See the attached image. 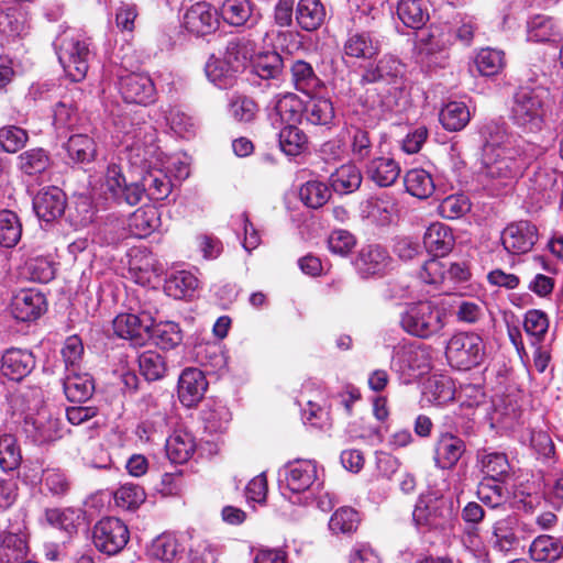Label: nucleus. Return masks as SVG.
I'll use <instances>...</instances> for the list:
<instances>
[{"label": "nucleus", "mask_w": 563, "mask_h": 563, "mask_svg": "<svg viewBox=\"0 0 563 563\" xmlns=\"http://www.w3.org/2000/svg\"><path fill=\"white\" fill-rule=\"evenodd\" d=\"M482 472L495 482L501 481L509 471V463L504 453H486L481 460Z\"/></svg>", "instance_id": "774afa93"}, {"label": "nucleus", "mask_w": 563, "mask_h": 563, "mask_svg": "<svg viewBox=\"0 0 563 563\" xmlns=\"http://www.w3.org/2000/svg\"><path fill=\"white\" fill-rule=\"evenodd\" d=\"M289 73L291 85L303 95H314L324 87V82L317 75L313 66L303 59H291Z\"/></svg>", "instance_id": "b1692460"}, {"label": "nucleus", "mask_w": 563, "mask_h": 563, "mask_svg": "<svg viewBox=\"0 0 563 563\" xmlns=\"http://www.w3.org/2000/svg\"><path fill=\"white\" fill-rule=\"evenodd\" d=\"M223 20L233 26H254L261 14L250 0H224L220 8Z\"/></svg>", "instance_id": "a878e982"}, {"label": "nucleus", "mask_w": 563, "mask_h": 563, "mask_svg": "<svg viewBox=\"0 0 563 563\" xmlns=\"http://www.w3.org/2000/svg\"><path fill=\"white\" fill-rule=\"evenodd\" d=\"M305 102L294 92L277 96L269 118L273 125L298 124L303 120Z\"/></svg>", "instance_id": "6ab92c4d"}, {"label": "nucleus", "mask_w": 563, "mask_h": 563, "mask_svg": "<svg viewBox=\"0 0 563 563\" xmlns=\"http://www.w3.org/2000/svg\"><path fill=\"white\" fill-rule=\"evenodd\" d=\"M365 175L377 186L388 187L398 179L400 166L391 157H375L366 164Z\"/></svg>", "instance_id": "2f4dec72"}, {"label": "nucleus", "mask_w": 563, "mask_h": 563, "mask_svg": "<svg viewBox=\"0 0 563 563\" xmlns=\"http://www.w3.org/2000/svg\"><path fill=\"white\" fill-rule=\"evenodd\" d=\"M184 551L178 538L172 533H163L155 538L151 545V554L163 563H175Z\"/></svg>", "instance_id": "37998d69"}, {"label": "nucleus", "mask_w": 563, "mask_h": 563, "mask_svg": "<svg viewBox=\"0 0 563 563\" xmlns=\"http://www.w3.org/2000/svg\"><path fill=\"white\" fill-rule=\"evenodd\" d=\"M398 18L411 29L422 27L429 19L423 0H401L397 7Z\"/></svg>", "instance_id": "3c124183"}, {"label": "nucleus", "mask_w": 563, "mask_h": 563, "mask_svg": "<svg viewBox=\"0 0 563 563\" xmlns=\"http://www.w3.org/2000/svg\"><path fill=\"white\" fill-rule=\"evenodd\" d=\"M453 518V501L442 495L430 492L421 495L412 511L418 527L444 529Z\"/></svg>", "instance_id": "0eeeda50"}, {"label": "nucleus", "mask_w": 563, "mask_h": 563, "mask_svg": "<svg viewBox=\"0 0 563 563\" xmlns=\"http://www.w3.org/2000/svg\"><path fill=\"white\" fill-rule=\"evenodd\" d=\"M229 113L238 122L250 123L255 120L258 106L245 95L234 93L229 100Z\"/></svg>", "instance_id": "052dcab7"}, {"label": "nucleus", "mask_w": 563, "mask_h": 563, "mask_svg": "<svg viewBox=\"0 0 563 563\" xmlns=\"http://www.w3.org/2000/svg\"><path fill=\"white\" fill-rule=\"evenodd\" d=\"M448 313L439 303L424 300L410 303L401 317V325L408 333L428 339L439 334L446 325Z\"/></svg>", "instance_id": "20e7f679"}, {"label": "nucleus", "mask_w": 563, "mask_h": 563, "mask_svg": "<svg viewBox=\"0 0 563 563\" xmlns=\"http://www.w3.org/2000/svg\"><path fill=\"white\" fill-rule=\"evenodd\" d=\"M252 71L261 79L279 81L284 71L283 57L277 52H266L253 62Z\"/></svg>", "instance_id": "ea45409f"}, {"label": "nucleus", "mask_w": 563, "mask_h": 563, "mask_svg": "<svg viewBox=\"0 0 563 563\" xmlns=\"http://www.w3.org/2000/svg\"><path fill=\"white\" fill-rule=\"evenodd\" d=\"M22 235V224L19 217L11 210H0V245L15 246Z\"/></svg>", "instance_id": "6e6d98bb"}, {"label": "nucleus", "mask_w": 563, "mask_h": 563, "mask_svg": "<svg viewBox=\"0 0 563 563\" xmlns=\"http://www.w3.org/2000/svg\"><path fill=\"white\" fill-rule=\"evenodd\" d=\"M22 462L18 440L10 433L0 434V468L8 473L18 470Z\"/></svg>", "instance_id": "864d4df0"}, {"label": "nucleus", "mask_w": 563, "mask_h": 563, "mask_svg": "<svg viewBox=\"0 0 563 563\" xmlns=\"http://www.w3.org/2000/svg\"><path fill=\"white\" fill-rule=\"evenodd\" d=\"M217 11L207 2H197L190 5L183 18L186 30L195 35L203 36L218 27Z\"/></svg>", "instance_id": "a211bd4d"}, {"label": "nucleus", "mask_w": 563, "mask_h": 563, "mask_svg": "<svg viewBox=\"0 0 563 563\" xmlns=\"http://www.w3.org/2000/svg\"><path fill=\"white\" fill-rule=\"evenodd\" d=\"M562 542L551 536H540L530 545L531 559L537 562H554L562 556Z\"/></svg>", "instance_id": "49530a36"}, {"label": "nucleus", "mask_w": 563, "mask_h": 563, "mask_svg": "<svg viewBox=\"0 0 563 563\" xmlns=\"http://www.w3.org/2000/svg\"><path fill=\"white\" fill-rule=\"evenodd\" d=\"M139 368L150 382L162 379L167 372L165 357L154 350L144 351L139 355Z\"/></svg>", "instance_id": "603ef678"}, {"label": "nucleus", "mask_w": 563, "mask_h": 563, "mask_svg": "<svg viewBox=\"0 0 563 563\" xmlns=\"http://www.w3.org/2000/svg\"><path fill=\"white\" fill-rule=\"evenodd\" d=\"M286 487L295 494L313 489L318 479V470L313 461L298 460L289 462L284 468Z\"/></svg>", "instance_id": "dca6fc26"}, {"label": "nucleus", "mask_w": 563, "mask_h": 563, "mask_svg": "<svg viewBox=\"0 0 563 563\" xmlns=\"http://www.w3.org/2000/svg\"><path fill=\"white\" fill-rule=\"evenodd\" d=\"M527 158L515 146L483 153V174L500 186H507L521 176Z\"/></svg>", "instance_id": "39448f33"}, {"label": "nucleus", "mask_w": 563, "mask_h": 563, "mask_svg": "<svg viewBox=\"0 0 563 563\" xmlns=\"http://www.w3.org/2000/svg\"><path fill=\"white\" fill-rule=\"evenodd\" d=\"M101 187L107 199L129 206L137 205L145 194L151 200L159 201L172 192L170 179L163 170H148L141 181L128 184L121 167L115 164L107 167Z\"/></svg>", "instance_id": "f257e3e1"}, {"label": "nucleus", "mask_w": 563, "mask_h": 563, "mask_svg": "<svg viewBox=\"0 0 563 563\" xmlns=\"http://www.w3.org/2000/svg\"><path fill=\"white\" fill-rule=\"evenodd\" d=\"M353 264L362 278H382L393 268V258L386 247L368 244L358 251Z\"/></svg>", "instance_id": "9d476101"}, {"label": "nucleus", "mask_w": 563, "mask_h": 563, "mask_svg": "<svg viewBox=\"0 0 563 563\" xmlns=\"http://www.w3.org/2000/svg\"><path fill=\"white\" fill-rule=\"evenodd\" d=\"M255 51V41L247 36H238L228 42L223 58L233 71L240 73L251 60Z\"/></svg>", "instance_id": "7c9ffc66"}, {"label": "nucleus", "mask_w": 563, "mask_h": 563, "mask_svg": "<svg viewBox=\"0 0 563 563\" xmlns=\"http://www.w3.org/2000/svg\"><path fill=\"white\" fill-rule=\"evenodd\" d=\"M482 135L485 140L483 153L487 151H496V148H505L512 146L509 142L507 125L501 121H490L482 129Z\"/></svg>", "instance_id": "4d7b16f0"}, {"label": "nucleus", "mask_w": 563, "mask_h": 563, "mask_svg": "<svg viewBox=\"0 0 563 563\" xmlns=\"http://www.w3.org/2000/svg\"><path fill=\"white\" fill-rule=\"evenodd\" d=\"M45 519L52 527L73 534L82 519V512L75 508H51L46 509Z\"/></svg>", "instance_id": "a18cd8bd"}, {"label": "nucleus", "mask_w": 563, "mask_h": 563, "mask_svg": "<svg viewBox=\"0 0 563 563\" xmlns=\"http://www.w3.org/2000/svg\"><path fill=\"white\" fill-rule=\"evenodd\" d=\"M464 452L465 443L462 439L452 433H444L435 444V465L442 470H450L456 465Z\"/></svg>", "instance_id": "bb28decb"}, {"label": "nucleus", "mask_w": 563, "mask_h": 563, "mask_svg": "<svg viewBox=\"0 0 563 563\" xmlns=\"http://www.w3.org/2000/svg\"><path fill=\"white\" fill-rule=\"evenodd\" d=\"M46 308L45 296L34 288L20 290L11 301L12 316L22 322L38 319L46 311Z\"/></svg>", "instance_id": "2eb2a0df"}, {"label": "nucleus", "mask_w": 563, "mask_h": 563, "mask_svg": "<svg viewBox=\"0 0 563 563\" xmlns=\"http://www.w3.org/2000/svg\"><path fill=\"white\" fill-rule=\"evenodd\" d=\"M207 387L208 382L200 369L185 368L178 379V398L184 406L194 407L202 399Z\"/></svg>", "instance_id": "412c9836"}, {"label": "nucleus", "mask_w": 563, "mask_h": 563, "mask_svg": "<svg viewBox=\"0 0 563 563\" xmlns=\"http://www.w3.org/2000/svg\"><path fill=\"white\" fill-rule=\"evenodd\" d=\"M544 92L539 88L520 87L512 96L509 119L523 133H538L544 125Z\"/></svg>", "instance_id": "7ed1b4c3"}, {"label": "nucleus", "mask_w": 563, "mask_h": 563, "mask_svg": "<svg viewBox=\"0 0 563 563\" xmlns=\"http://www.w3.org/2000/svg\"><path fill=\"white\" fill-rule=\"evenodd\" d=\"M115 131L122 134L124 142H130L129 146L140 150L142 137L145 136L151 126L141 120V117L129 112H122L113 115L112 119Z\"/></svg>", "instance_id": "cd10ccee"}, {"label": "nucleus", "mask_w": 563, "mask_h": 563, "mask_svg": "<svg viewBox=\"0 0 563 563\" xmlns=\"http://www.w3.org/2000/svg\"><path fill=\"white\" fill-rule=\"evenodd\" d=\"M68 156L76 163H90L97 154V145L93 139L86 134L71 135L66 144Z\"/></svg>", "instance_id": "09e8293b"}, {"label": "nucleus", "mask_w": 563, "mask_h": 563, "mask_svg": "<svg viewBox=\"0 0 563 563\" xmlns=\"http://www.w3.org/2000/svg\"><path fill=\"white\" fill-rule=\"evenodd\" d=\"M27 544L23 536L7 532L0 543V561L2 563H21L27 555Z\"/></svg>", "instance_id": "c03bdc74"}, {"label": "nucleus", "mask_w": 563, "mask_h": 563, "mask_svg": "<svg viewBox=\"0 0 563 563\" xmlns=\"http://www.w3.org/2000/svg\"><path fill=\"white\" fill-rule=\"evenodd\" d=\"M346 131L353 159L356 162H363L364 159L369 158L374 148L371 132L356 123H350L346 126Z\"/></svg>", "instance_id": "58836bf2"}, {"label": "nucleus", "mask_w": 563, "mask_h": 563, "mask_svg": "<svg viewBox=\"0 0 563 563\" xmlns=\"http://www.w3.org/2000/svg\"><path fill=\"white\" fill-rule=\"evenodd\" d=\"M35 356L29 350L11 347L5 350L1 358L3 376L20 382L35 368Z\"/></svg>", "instance_id": "aec40b11"}, {"label": "nucleus", "mask_w": 563, "mask_h": 563, "mask_svg": "<svg viewBox=\"0 0 563 563\" xmlns=\"http://www.w3.org/2000/svg\"><path fill=\"white\" fill-rule=\"evenodd\" d=\"M150 338H153L156 345L163 350H172L183 341L181 330L173 321L153 323Z\"/></svg>", "instance_id": "5fc2aeb1"}, {"label": "nucleus", "mask_w": 563, "mask_h": 563, "mask_svg": "<svg viewBox=\"0 0 563 563\" xmlns=\"http://www.w3.org/2000/svg\"><path fill=\"white\" fill-rule=\"evenodd\" d=\"M65 207V194L57 187L43 189L33 199V209L36 216L45 222H51L60 217Z\"/></svg>", "instance_id": "5701e85b"}, {"label": "nucleus", "mask_w": 563, "mask_h": 563, "mask_svg": "<svg viewBox=\"0 0 563 563\" xmlns=\"http://www.w3.org/2000/svg\"><path fill=\"white\" fill-rule=\"evenodd\" d=\"M404 183L407 192L419 199L429 198L435 189L431 174L422 168L408 170L405 175Z\"/></svg>", "instance_id": "79ce46f5"}, {"label": "nucleus", "mask_w": 563, "mask_h": 563, "mask_svg": "<svg viewBox=\"0 0 563 563\" xmlns=\"http://www.w3.org/2000/svg\"><path fill=\"white\" fill-rule=\"evenodd\" d=\"M25 431L35 442L46 443L62 437V422L46 411H41L36 417L25 418Z\"/></svg>", "instance_id": "393cba45"}, {"label": "nucleus", "mask_w": 563, "mask_h": 563, "mask_svg": "<svg viewBox=\"0 0 563 563\" xmlns=\"http://www.w3.org/2000/svg\"><path fill=\"white\" fill-rule=\"evenodd\" d=\"M146 495L144 489L132 483H126L117 489L114 500L118 507L126 510H133L145 501Z\"/></svg>", "instance_id": "0e129e2a"}, {"label": "nucleus", "mask_w": 563, "mask_h": 563, "mask_svg": "<svg viewBox=\"0 0 563 563\" xmlns=\"http://www.w3.org/2000/svg\"><path fill=\"white\" fill-rule=\"evenodd\" d=\"M303 120L308 124L332 130L336 125V115L331 99L322 96H309L305 102Z\"/></svg>", "instance_id": "4be33fe9"}, {"label": "nucleus", "mask_w": 563, "mask_h": 563, "mask_svg": "<svg viewBox=\"0 0 563 563\" xmlns=\"http://www.w3.org/2000/svg\"><path fill=\"white\" fill-rule=\"evenodd\" d=\"M18 166L26 175H37L49 166V156L41 147L31 148L18 156Z\"/></svg>", "instance_id": "13d9d810"}, {"label": "nucleus", "mask_w": 563, "mask_h": 563, "mask_svg": "<svg viewBox=\"0 0 563 563\" xmlns=\"http://www.w3.org/2000/svg\"><path fill=\"white\" fill-rule=\"evenodd\" d=\"M362 179L360 168L353 163L341 165L330 175L331 187L340 195H346L357 190L362 184Z\"/></svg>", "instance_id": "c9c22d12"}, {"label": "nucleus", "mask_w": 563, "mask_h": 563, "mask_svg": "<svg viewBox=\"0 0 563 563\" xmlns=\"http://www.w3.org/2000/svg\"><path fill=\"white\" fill-rule=\"evenodd\" d=\"M119 90L128 103L147 106L156 98V89L150 76L130 73L119 78Z\"/></svg>", "instance_id": "9b49d317"}, {"label": "nucleus", "mask_w": 563, "mask_h": 563, "mask_svg": "<svg viewBox=\"0 0 563 563\" xmlns=\"http://www.w3.org/2000/svg\"><path fill=\"white\" fill-rule=\"evenodd\" d=\"M402 368H408L415 375L424 373L429 368V355L427 351L420 346H404L397 353Z\"/></svg>", "instance_id": "680f3d73"}, {"label": "nucleus", "mask_w": 563, "mask_h": 563, "mask_svg": "<svg viewBox=\"0 0 563 563\" xmlns=\"http://www.w3.org/2000/svg\"><path fill=\"white\" fill-rule=\"evenodd\" d=\"M379 42L368 32H356L349 35L344 43V54L353 58L371 59L379 52Z\"/></svg>", "instance_id": "f704fd0d"}, {"label": "nucleus", "mask_w": 563, "mask_h": 563, "mask_svg": "<svg viewBox=\"0 0 563 563\" xmlns=\"http://www.w3.org/2000/svg\"><path fill=\"white\" fill-rule=\"evenodd\" d=\"M454 242L452 230L441 222L431 223L423 235L426 250L437 257L449 254L454 246Z\"/></svg>", "instance_id": "c756f323"}, {"label": "nucleus", "mask_w": 563, "mask_h": 563, "mask_svg": "<svg viewBox=\"0 0 563 563\" xmlns=\"http://www.w3.org/2000/svg\"><path fill=\"white\" fill-rule=\"evenodd\" d=\"M236 73L227 65L224 58H210L206 65L207 77L219 88L232 86Z\"/></svg>", "instance_id": "69168bd1"}, {"label": "nucleus", "mask_w": 563, "mask_h": 563, "mask_svg": "<svg viewBox=\"0 0 563 563\" xmlns=\"http://www.w3.org/2000/svg\"><path fill=\"white\" fill-rule=\"evenodd\" d=\"M406 64L393 54H385L375 62L366 64L362 68L361 85L385 84L398 85L405 78Z\"/></svg>", "instance_id": "1a4fd4ad"}, {"label": "nucleus", "mask_w": 563, "mask_h": 563, "mask_svg": "<svg viewBox=\"0 0 563 563\" xmlns=\"http://www.w3.org/2000/svg\"><path fill=\"white\" fill-rule=\"evenodd\" d=\"M527 37L536 43H558L563 33L553 18L538 14L527 22Z\"/></svg>", "instance_id": "c85d7f7f"}, {"label": "nucleus", "mask_w": 563, "mask_h": 563, "mask_svg": "<svg viewBox=\"0 0 563 563\" xmlns=\"http://www.w3.org/2000/svg\"><path fill=\"white\" fill-rule=\"evenodd\" d=\"M474 65L481 76H496L506 66L505 53L501 49L492 47L482 48L475 56Z\"/></svg>", "instance_id": "a19ab883"}, {"label": "nucleus", "mask_w": 563, "mask_h": 563, "mask_svg": "<svg viewBox=\"0 0 563 563\" xmlns=\"http://www.w3.org/2000/svg\"><path fill=\"white\" fill-rule=\"evenodd\" d=\"M331 197V190L327 184L319 180H309L299 189V198L305 206L318 209L325 205Z\"/></svg>", "instance_id": "bf43d9fd"}, {"label": "nucleus", "mask_w": 563, "mask_h": 563, "mask_svg": "<svg viewBox=\"0 0 563 563\" xmlns=\"http://www.w3.org/2000/svg\"><path fill=\"white\" fill-rule=\"evenodd\" d=\"M325 19V9L320 0H299L296 8V20L305 31L319 29Z\"/></svg>", "instance_id": "e433bc0d"}, {"label": "nucleus", "mask_w": 563, "mask_h": 563, "mask_svg": "<svg viewBox=\"0 0 563 563\" xmlns=\"http://www.w3.org/2000/svg\"><path fill=\"white\" fill-rule=\"evenodd\" d=\"M195 448L192 435L186 431H175L166 440V454L173 463L187 462L195 452Z\"/></svg>", "instance_id": "4c0bfd02"}, {"label": "nucleus", "mask_w": 563, "mask_h": 563, "mask_svg": "<svg viewBox=\"0 0 563 563\" xmlns=\"http://www.w3.org/2000/svg\"><path fill=\"white\" fill-rule=\"evenodd\" d=\"M153 320L147 314L120 313L112 321L117 336L131 341L134 345H143L150 338Z\"/></svg>", "instance_id": "ddd939ff"}, {"label": "nucleus", "mask_w": 563, "mask_h": 563, "mask_svg": "<svg viewBox=\"0 0 563 563\" xmlns=\"http://www.w3.org/2000/svg\"><path fill=\"white\" fill-rule=\"evenodd\" d=\"M538 241V230L529 221H517L508 224L501 232L504 249L510 254H526Z\"/></svg>", "instance_id": "f8f14e48"}, {"label": "nucleus", "mask_w": 563, "mask_h": 563, "mask_svg": "<svg viewBox=\"0 0 563 563\" xmlns=\"http://www.w3.org/2000/svg\"><path fill=\"white\" fill-rule=\"evenodd\" d=\"M439 118L445 130L456 132L466 126L470 122L471 113L465 103L452 101L442 108Z\"/></svg>", "instance_id": "de8ad7c7"}, {"label": "nucleus", "mask_w": 563, "mask_h": 563, "mask_svg": "<svg viewBox=\"0 0 563 563\" xmlns=\"http://www.w3.org/2000/svg\"><path fill=\"white\" fill-rule=\"evenodd\" d=\"M63 385L67 399L73 402L88 400L95 390L91 376L87 373H78L77 369L68 372Z\"/></svg>", "instance_id": "72a5a7b5"}, {"label": "nucleus", "mask_w": 563, "mask_h": 563, "mask_svg": "<svg viewBox=\"0 0 563 563\" xmlns=\"http://www.w3.org/2000/svg\"><path fill=\"white\" fill-rule=\"evenodd\" d=\"M522 525L516 516H507L493 525L489 543L496 551L510 552L516 550L521 540Z\"/></svg>", "instance_id": "f3484780"}, {"label": "nucleus", "mask_w": 563, "mask_h": 563, "mask_svg": "<svg viewBox=\"0 0 563 563\" xmlns=\"http://www.w3.org/2000/svg\"><path fill=\"white\" fill-rule=\"evenodd\" d=\"M24 274L29 282H52L56 278L55 263L45 257L31 258L25 263Z\"/></svg>", "instance_id": "e2e57ef3"}, {"label": "nucleus", "mask_w": 563, "mask_h": 563, "mask_svg": "<svg viewBox=\"0 0 563 563\" xmlns=\"http://www.w3.org/2000/svg\"><path fill=\"white\" fill-rule=\"evenodd\" d=\"M445 356L450 365L460 371L478 366L485 358L483 339L473 332H459L449 340Z\"/></svg>", "instance_id": "423d86ee"}, {"label": "nucleus", "mask_w": 563, "mask_h": 563, "mask_svg": "<svg viewBox=\"0 0 563 563\" xmlns=\"http://www.w3.org/2000/svg\"><path fill=\"white\" fill-rule=\"evenodd\" d=\"M424 399L434 405H444L455 397L453 380L445 375L430 376L423 384Z\"/></svg>", "instance_id": "473e14b6"}, {"label": "nucleus", "mask_w": 563, "mask_h": 563, "mask_svg": "<svg viewBox=\"0 0 563 563\" xmlns=\"http://www.w3.org/2000/svg\"><path fill=\"white\" fill-rule=\"evenodd\" d=\"M360 523L358 514L351 507L338 509L329 521V528L334 533H352Z\"/></svg>", "instance_id": "338daca9"}, {"label": "nucleus", "mask_w": 563, "mask_h": 563, "mask_svg": "<svg viewBox=\"0 0 563 563\" xmlns=\"http://www.w3.org/2000/svg\"><path fill=\"white\" fill-rule=\"evenodd\" d=\"M280 150L289 156H297L307 148L308 137L297 124L285 125L278 134Z\"/></svg>", "instance_id": "8fccbe9b"}, {"label": "nucleus", "mask_w": 563, "mask_h": 563, "mask_svg": "<svg viewBox=\"0 0 563 563\" xmlns=\"http://www.w3.org/2000/svg\"><path fill=\"white\" fill-rule=\"evenodd\" d=\"M130 539L128 526L119 518L104 517L92 528V543L95 548L107 555L120 553Z\"/></svg>", "instance_id": "6e6552de"}, {"label": "nucleus", "mask_w": 563, "mask_h": 563, "mask_svg": "<svg viewBox=\"0 0 563 563\" xmlns=\"http://www.w3.org/2000/svg\"><path fill=\"white\" fill-rule=\"evenodd\" d=\"M471 277L472 274L465 263H452L437 256L427 261L420 273L422 282H466Z\"/></svg>", "instance_id": "4468645a"}, {"label": "nucleus", "mask_w": 563, "mask_h": 563, "mask_svg": "<svg viewBox=\"0 0 563 563\" xmlns=\"http://www.w3.org/2000/svg\"><path fill=\"white\" fill-rule=\"evenodd\" d=\"M53 45L66 75L73 81L82 80L92 56L88 38L79 31L67 27L56 36Z\"/></svg>", "instance_id": "f03ea898"}]
</instances>
